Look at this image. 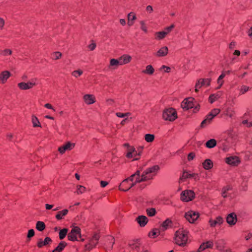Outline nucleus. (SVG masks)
I'll return each mask as SVG.
<instances>
[{"label": "nucleus", "instance_id": "51", "mask_svg": "<svg viewBox=\"0 0 252 252\" xmlns=\"http://www.w3.org/2000/svg\"><path fill=\"white\" fill-rule=\"evenodd\" d=\"M230 189V187L229 186H226L224 187L222 190V196L223 197H226L227 196V191Z\"/></svg>", "mask_w": 252, "mask_h": 252}, {"label": "nucleus", "instance_id": "56", "mask_svg": "<svg viewBox=\"0 0 252 252\" xmlns=\"http://www.w3.org/2000/svg\"><path fill=\"white\" fill-rule=\"evenodd\" d=\"M203 80L204 86L206 87L209 86L210 84L211 79H202Z\"/></svg>", "mask_w": 252, "mask_h": 252}, {"label": "nucleus", "instance_id": "49", "mask_svg": "<svg viewBox=\"0 0 252 252\" xmlns=\"http://www.w3.org/2000/svg\"><path fill=\"white\" fill-rule=\"evenodd\" d=\"M147 214L149 216L153 217L155 215L156 211L154 208L148 209L146 210Z\"/></svg>", "mask_w": 252, "mask_h": 252}, {"label": "nucleus", "instance_id": "29", "mask_svg": "<svg viewBox=\"0 0 252 252\" xmlns=\"http://www.w3.org/2000/svg\"><path fill=\"white\" fill-rule=\"evenodd\" d=\"M154 36L155 39L158 40H162L166 36V33H165L163 31L158 32H155Z\"/></svg>", "mask_w": 252, "mask_h": 252}, {"label": "nucleus", "instance_id": "47", "mask_svg": "<svg viewBox=\"0 0 252 252\" xmlns=\"http://www.w3.org/2000/svg\"><path fill=\"white\" fill-rule=\"evenodd\" d=\"M67 233V229L63 228L60 230L59 232V238L61 240L63 239L65 236L66 235Z\"/></svg>", "mask_w": 252, "mask_h": 252}, {"label": "nucleus", "instance_id": "34", "mask_svg": "<svg viewBox=\"0 0 252 252\" xmlns=\"http://www.w3.org/2000/svg\"><path fill=\"white\" fill-rule=\"evenodd\" d=\"M12 51L11 49L5 48L0 50V55L3 57L10 56L12 55Z\"/></svg>", "mask_w": 252, "mask_h": 252}, {"label": "nucleus", "instance_id": "24", "mask_svg": "<svg viewBox=\"0 0 252 252\" xmlns=\"http://www.w3.org/2000/svg\"><path fill=\"white\" fill-rule=\"evenodd\" d=\"M52 242V240L50 237H46L44 241L41 239L39 240L37 243V246L39 248H42L44 246L49 245Z\"/></svg>", "mask_w": 252, "mask_h": 252}, {"label": "nucleus", "instance_id": "1", "mask_svg": "<svg viewBox=\"0 0 252 252\" xmlns=\"http://www.w3.org/2000/svg\"><path fill=\"white\" fill-rule=\"evenodd\" d=\"M159 168L158 165H154L145 170L140 175V171L137 170L129 178L123 180L120 184L119 189L120 190L126 191L138 183L153 179L156 176Z\"/></svg>", "mask_w": 252, "mask_h": 252}, {"label": "nucleus", "instance_id": "48", "mask_svg": "<svg viewBox=\"0 0 252 252\" xmlns=\"http://www.w3.org/2000/svg\"><path fill=\"white\" fill-rule=\"evenodd\" d=\"M139 23L140 25V28L141 30L143 31L144 32L147 33L148 30L145 22L144 21H140L139 22Z\"/></svg>", "mask_w": 252, "mask_h": 252}, {"label": "nucleus", "instance_id": "53", "mask_svg": "<svg viewBox=\"0 0 252 252\" xmlns=\"http://www.w3.org/2000/svg\"><path fill=\"white\" fill-rule=\"evenodd\" d=\"M5 23V20L2 17H0V31L3 29Z\"/></svg>", "mask_w": 252, "mask_h": 252}, {"label": "nucleus", "instance_id": "33", "mask_svg": "<svg viewBox=\"0 0 252 252\" xmlns=\"http://www.w3.org/2000/svg\"><path fill=\"white\" fill-rule=\"evenodd\" d=\"M36 229L39 231H42L45 229L46 225L44 222L38 221L36 224Z\"/></svg>", "mask_w": 252, "mask_h": 252}, {"label": "nucleus", "instance_id": "55", "mask_svg": "<svg viewBox=\"0 0 252 252\" xmlns=\"http://www.w3.org/2000/svg\"><path fill=\"white\" fill-rule=\"evenodd\" d=\"M88 47L90 51H93L96 47V44L93 42L91 44L88 45Z\"/></svg>", "mask_w": 252, "mask_h": 252}, {"label": "nucleus", "instance_id": "15", "mask_svg": "<svg viewBox=\"0 0 252 252\" xmlns=\"http://www.w3.org/2000/svg\"><path fill=\"white\" fill-rule=\"evenodd\" d=\"M121 65L127 64L131 62L132 57L128 54H124L118 58Z\"/></svg>", "mask_w": 252, "mask_h": 252}, {"label": "nucleus", "instance_id": "59", "mask_svg": "<svg viewBox=\"0 0 252 252\" xmlns=\"http://www.w3.org/2000/svg\"><path fill=\"white\" fill-rule=\"evenodd\" d=\"M146 10L147 12L151 13L153 11V7L151 5H148L146 7Z\"/></svg>", "mask_w": 252, "mask_h": 252}, {"label": "nucleus", "instance_id": "25", "mask_svg": "<svg viewBox=\"0 0 252 252\" xmlns=\"http://www.w3.org/2000/svg\"><path fill=\"white\" fill-rule=\"evenodd\" d=\"M128 22L127 24L129 26H131L134 24V21L136 20V15L133 12H130L127 15Z\"/></svg>", "mask_w": 252, "mask_h": 252}, {"label": "nucleus", "instance_id": "12", "mask_svg": "<svg viewBox=\"0 0 252 252\" xmlns=\"http://www.w3.org/2000/svg\"><path fill=\"white\" fill-rule=\"evenodd\" d=\"M75 147V144L70 142H67L58 148V151L61 154H63L67 151H70Z\"/></svg>", "mask_w": 252, "mask_h": 252}, {"label": "nucleus", "instance_id": "18", "mask_svg": "<svg viewBox=\"0 0 252 252\" xmlns=\"http://www.w3.org/2000/svg\"><path fill=\"white\" fill-rule=\"evenodd\" d=\"M226 221L230 225H233L237 221V215L234 213H232L228 215L226 217Z\"/></svg>", "mask_w": 252, "mask_h": 252}, {"label": "nucleus", "instance_id": "57", "mask_svg": "<svg viewBox=\"0 0 252 252\" xmlns=\"http://www.w3.org/2000/svg\"><path fill=\"white\" fill-rule=\"evenodd\" d=\"M34 235V231L33 229H32L29 230L27 237L28 238H31Z\"/></svg>", "mask_w": 252, "mask_h": 252}, {"label": "nucleus", "instance_id": "23", "mask_svg": "<svg viewBox=\"0 0 252 252\" xmlns=\"http://www.w3.org/2000/svg\"><path fill=\"white\" fill-rule=\"evenodd\" d=\"M225 245V243L224 240L220 239L218 240L215 242V246L216 249L220 251L223 250Z\"/></svg>", "mask_w": 252, "mask_h": 252}, {"label": "nucleus", "instance_id": "44", "mask_svg": "<svg viewBox=\"0 0 252 252\" xmlns=\"http://www.w3.org/2000/svg\"><path fill=\"white\" fill-rule=\"evenodd\" d=\"M220 112V109L215 108L210 112L208 116H211V118L213 119L216 116L219 114Z\"/></svg>", "mask_w": 252, "mask_h": 252}, {"label": "nucleus", "instance_id": "16", "mask_svg": "<svg viewBox=\"0 0 252 252\" xmlns=\"http://www.w3.org/2000/svg\"><path fill=\"white\" fill-rule=\"evenodd\" d=\"M84 102L87 105H91L96 101L95 97L93 94H86L83 97Z\"/></svg>", "mask_w": 252, "mask_h": 252}, {"label": "nucleus", "instance_id": "63", "mask_svg": "<svg viewBox=\"0 0 252 252\" xmlns=\"http://www.w3.org/2000/svg\"><path fill=\"white\" fill-rule=\"evenodd\" d=\"M236 46V43L235 42H231L229 44V48L230 49H234Z\"/></svg>", "mask_w": 252, "mask_h": 252}, {"label": "nucleus", "instance_id": "61", "mask_svg": "<svg viewBox=\"0 0 252 252\" xmlns=\"http://www.w3.org/2000/svg\"><path fill=\"white\" fill-rule=\"evenodd\" d=\"M217 83L219 85V87H218V89H219L221 87V86L223 84V80H220V78H218Z\"/></svg>", "mask_w": 252, "mask_h": 252}, {"label": "nucleus", "instance_id": "20", "mask_svg": "<svg viewBox=\"0 0 252 252\" xmlns=\"http://www.w3.org/2000/svg\"><path fill=\"white\" fill-rule=\"evenodd\" d=\"M135 220L141 227H144L148 221V218L145 216H139L136 218Z\"/></svg>", "mask_w": 252, "mask_h": 252}, {"label": "nucleus", "instance_id": "32", "mask_svg": "<svg viewBox=\"0 0 252 252\" xmlns=\"http://www.w3.org/2000/svg\"><path fill=\"white\" fill-rule=\"evenodd\" d=\"M32 122L34 127H41V124L38 118L34 115L32 116Z\"/></svg>", "mask_w": 252, "mask_h": 252}, {"label": "nucleus", "instance_id": "5", "mask_svg": "<svg viewBox=\"0 0 252 252\" xmlns=\"http://www.w3.org/2000/svg\"><path fill=\"white\" fill-rule=\"evenodd\" d=\"M162 118L165 121H174L177 118V113L175 109L169 108L164 110Z\"/></svg>", "mask_w": 252, "mask_h": 252}, {"label": "nucleus", "instance_id": "45", "mask_svg": "<svg viewBox=\"0 0 252 252\" xmlns=\"http://www.w3.org/2000/svg\"><path fill=\"white\" fill-rule=\"evenodd\" d=\"M86 190V189L85 187L81 185H77L76 186V192L77 194H82L85 192Z\"/></svg>", "mask_w": 252, "mask_h": 252}, {"label": "nucleus", "instance_id": "17", "mask_svg": "<svg viewBox=\"0 0 252 252\" xmlns=\"http://www.w3.org/2000/svg\"><path fill=\"white\" fill-rule=\"evenodd\" d=\"M168 53V48L167 46L161 47L154 55L157 57H163L166 56Z\"/></svg>", "mask_w": 252, "mask_h": 252}, {"label": "nucleus", "instance_id": "43", "mask_svg": "<svg viewBox=\"0 0 252 252\" xmlns=\"http://www.w3.org/2000/svg\"><path fill=\"white\" fill-rule=\"evenodd\" d=\"M216 144H217L216 141L214 139H212L208 140L206 143V146L207 148H212L214 147L216 145Z\"/></svg>", "mask_w": 252, "mask_h": 252}, {"label": "nucleus", "instance_id": "4", "mask_svg": "<svg viewBox=\"0 0 252 252\" xmlns=\"http://www.w3.org/2000/svg\"><path fill=\"white\" fill-rule=\"evenodd\" d=\"M194 98L192 97H189L188 98L184 99V100L181 103V107L186 110H189V109H193V112L196 113L200 109V106L198 104H195L194 102Z\"/></svg>", "mask_w": 252, "mask_h": 252}, {"label": "nucleus", "instance_id": "40", "mask_svg": "<svg viewBox=\"0 0 252 252\" xmlns=\"http://www.w3.org/2000/svg\"><path fill=\"white\" fill-rule=\"evenodd\" d=\"M144 139L148 143H151L155 139V135L152 134H146L144 135Z\"/></svg>", "mask_w": 252, "mask_h": 252}, {"label": "nucleus", "instance_id": "31", "mask_svg": "<svg viewBox=\"0 0 252 252\" xmlns=\"http://www.w3.org/2000/svg\"><path fill=\"white\" fill-rule=\"evenodd\" d=\"M66 245L67 244L65 242H61L52 252H61L66 247Z\"/></svg>", "mask_w": 252, "mask_h": 252}, {"label": "nucleus", "instance_id": "11", "mask_svg": "<svg viewBox=\"0 0 252 252\" xmlns=\"http://www.w3.org/2000/svg\"><path fill=\"white\" fill-rule=\"evenodd\" d=\"M225 161L227 164L231 166H237L240 163L241 160L238 157L230 156L226 158Z\"/></svg>", "mask_w": 252, "mask_h": 252}, {"label": "nucleus", "instance_id": "60", "mask_svg": "<svg viewBox=\"0 0 252 252\" xmlns=\"http://www.w3.org/2000/svg\"><path fill=\"white\" fill-rule=\"evenodd\" d=\"M161 68L164 69V71L166 72H169L171 70V68L170 67L166 66L165 65H162Z\"/></svg>", "mask_w": 252, "mask_h": 252}, {"label": "nucleus", "instance_id": "28", "mask_svg": "<svg viewBox=\"0 0 252 252\" xmlns=\"http://www.w3.org/2000/svg\"><path fill=\"white\" fill-rule=\"evenodd\" d=\"M172 224V221L169 219H167L164 221L160 226V229L162 230H166Z\"/></svg>", "mask_w": 252, "mask_h": 252}, {"label": "nucleus", "instance_id": "19", "mask_svg": "<svg viewBox=\"0 0 252 252\" xmlns=\"http://www.w3.org/2000/svg\"><path fill=\"white\" fill-rule=\"evenodd\" d=\"M223 222V219L221 217H218L215 220H210L209 222L211 227H215L217 225H220Z\"/></svg>", "mask_w": 252, "mask_h": 252}, {"label": "nucleus", "instance_id": "37", "mask_svg": "<svg viewBox=\"0 0 252 252\" xmlns=\"http://www.w3.org/2000/svg\"><path fill=\"white\" fill-rule=\"evenodd\" d=\"M160 234V231L158 229H154L149 233L150 238H155Z\"/></svg>", "mask_w": 252, "mask_h": 252}, {"label": "nucleus", "instance_id": "2", "mask_svg": "<svg viewBox=\"0 0 252 252\" xmlns=\"http://www.w3.org/2000/svg\"><path fill=\"white\" fill-rule=\"evenodd\" d=\"M124 146L126 147L125 154L127 158L132 161L140 159L143 150V147L139 146L135 148L128 143L124 144Z\"/></svg>", "mask_w": 252, "mask_h": 252}, {"label": "nucleus", "instance_id": "52", "mask_svg": "<svg viewBox=\"0 0 252 252\" xmlns=\"http://www.w3.org/2000/svg\"><path fill=\"white\" fill-rule=\"evenodd\" d=\"M116 115L117 117L120 118H124L125 117H127L130 115L129 113H122L121 112H117L116 113Z\"/></svg>", "mask_w": 252, "mask_h": 252}, {"label": "nucleus", "instance_id": "58", "mask_svg": "<svg viewBox=\"0 0 252 252\" xmlns=\"http://www.w3.org/2000/svg\"><path fill=\"white\" fill-rule=\"evenodd\" d=\"M44 107L46 108L51 109V110H53L54 111H56L55 109H54V108L53 107V106H52V105L50 103L45 104L44 105Z\"/></svg>", "mask_w": 252, "mask_h": 252}, {"label": "nucleus", "instance_id": "39", "mask_svg": "<svg viewBox=\"0 0 252 252\" xmlns=\"http://www.w3.org/2000/svg\"><path fill=\"white\" fill-rule=\"evenodd\" d=\"M212 119L211 118V116H207L205 120H204L202 123H201L200 126L201 127H204L209 124H210Z\"/></svg>", "mask_w": 252, "mask_h": 252}, {"label": "nucleus", "instance_id": "10", "mask_svg": "<svg viewBox=\"0 0 252 252\" xmlns=\"http://www.w3.org/2000/svg\"><path fill=\"white\" fill-rule=\"evenodd\" d=\"M99 239V235L98 234H94L90 240L88 244L85 245L86 249L90 251L94 248L97 244Z\"/></svg>", "mask_w": 252, "mask_h": 252}, {"label": "nucleus", "instance_id": "30", "mask_svg": "<svg viewBox=\"0 0 252 252\" xmlns=\"http://www.w3.org/2000/svg\"><path fill=\"white\" fill-rule=\"evenodd\" d=\"M68 212L67 209H64L62 211H59L58 212L56 216V218L58 220H60L63 219V217L66 216Z\"/></svg>", "mask_w": 252, "mask_h": 252}, {"label": "nucleus", "instance_id": "14", "mask_svg": "<svg viewBox=\"0 0 252 252\" xmlns=\"http://www.w3.org/2000/svg\"><path fill=\"white\" fill-rule=\"evenodd\" d=\"M213 241H207L202 243L198 248L197 252H201L207 249H212L213 247Z\"/></svg>", "mask_w": 252, "mask_h": 252}, {"label": "nucleus", "instance_id": "36", "mask_svg": "<svg viewBox=\"0 0 252 252\" xmlns=\"http://www.w3.org/2000/svg\"><path fill=\"white\" fill-rule=\"evenodd\" d=\"M250 90V88L246 85H242L239 89V95H241L245 94Z\"/></svg>", "mask_w": 252, "mask_h": 252}, {"label": "nucleus", "instance_id": "35", "mask_svg": "<svg viewBox=\"0 0 252 252\" xmlns=\"http://www.w3.org/2000/svg\"><path fill=\"white\" fill-rule=\"evenodd\" d=\"M195 176V174H190L188 172H184L182 177L180 178V180L181 182L184 181V180L189 178H192L194 177Z\"/></svg>", "mask_w": 252, "mask_h": 252}, {"label": "nucleus", "instance_id": "62", "mask_svg": "<svg viewBox=\"0 0 252 252\" xmlns=\"http://www.w3.org/2000/svg\"><path fill=\"white\" fill-rule=\"evenodd\" d=\"M108 184V182L104 181H101L100 182V186L102 188L105 187Z\"/></svg>", "mask_w": 252, "mask_h": 252}, {"label": "nucleus", "instance_id": "6", "mask_svg": "<svg viewBox=\"0 0 252 252\" xmlns=\"http://www.w3.org/2000/svg\"><path fill=\"white\" fill-rule=\"evenodd\" d=\"M37 78H33L27 82H21L18 83L17 84V87L20 90H30L37 86Z\"/></svg>", "mask_w": 252, "mask_h": 252}, {"label": "nucleus", "instance_id": "26", "mask_svg": "<svg viewBox=\"0 0 252 252\" xmlns=\"http://www.w3.org/2000/svg\"><path fill=\"white\" fill-rule=\"evenodd\" d=\"M203 167L206 170H209L213 166V162L209 159H207L202 163Z\"/></svg>", "mask_w": 252, "mask_h": 252}, {"label": "nucleus", "instance_id": "38", "mask_svg": "<svg viewBox=\"0 0 252 252\" xmlns=\"http://www.w3.org/2000/svg\"><path fill=\"white\" fill-rule=\"evenodd\" d=\"M225 115L230 118H233L235 114V112L234 109L231 108H227L225 111Z\"/></svg>", "mask_w": 252, "mask_h": 252}, {"label": "nucleus", "instance_id": "8", "mask_svg": "<svg viewBox=\"0 0 252 252\" xmlns=\"http://www.w3.org/2000/svg\"><path fill=\"white\" fill-rule=\"evenodd\" d=\"M199 217V214L197 212L190 210L185 214V218L189 223H194Z\"/></svg>", "mask_w": 252, "mask_h": 252}, {"label": "nucleus", "instance_id": "50", "mask_svg": "<svg viewBox=\"0 0 252 252\" xmlns=\"http://www.w3.org/2000/svg\"><path fill=\"white\" fill-rule=\"evenodd\" d=\"M175 25L172 24L170 26L165 28L163 32L166 33V35L167 36L172 31Z\"/></svg>", "mask_w": 252, "mask_h": 252}, {"label": "nucleus", "instance_id": "3", "mask_svg": "<svg viewBox=\"0 0 252 252\" xmlns=\"http://www.w3.org/2000/svg\"><path fill=\"white\" fill-rule=\"evenodd\" d=\"M188 240V231L183 228L179 229L176 232L175 235V243L180 246L186 245Z\"/></svg>", "mask_w": 252, "mask_h": 252}, {"label": "nucleus", "instance_id": "22", "mask_svg": "<svg viewBox=\"0 0 252 252\" xmlns=\"http://www.w3.org/2000/svg\"><path fill=\"white\" fill-rule=\"evenodd\" d=\"M222 95V92L219 91L216 94H212L209 96V100L211 103L220 98Z\"/></svg>", "mask_w": 252, "mask_h": 252}, {"label": "nucleus", "instance_id": "13", "mask_svg": "<svg viewBox=\"0 0 252 252\" xmlns=\"http://www.w3.org/2000/svg\"><path fill=\"white\" fill-rule=\"evenodd\" d=\"M11 74L8 70H3L0 73V84H4L11 76Z\"/></svg>", "mask_w": 252, "mask_h": 252}, {"label": "nucleus", "instance_id": "21", "mask_svg": "<svg viewBox=\"0 0 252 252\" xmlns=\"http://www.w3.org/2000/svg\"><path fill=\"white\" fill-rule=\"evenodd\" d=\"M119 65H121L118 59H111L110 60V63L108 67L110 69H116Z\"/></svg>", "mask_w": 252, "mask_h": 252}, {"label": "nucleus", "instance_id": "41", "mask_svg": "<svg viewBox=\"0 0 252 252\" xmlns=\"http://www.w3.org/2000/svg\"><path fill=\"white\" fill-rule=\"evenodd\" d=\"M203 80L202 79H199L197 80L195 86V92L198 93L199 89L201 88L202 86H204Z\"/></svg>", "mask_w": 252, "mask_h": 252}, {"label": "nucleus", "instance_id": "27", "mask_svg": "<svg viewBox=\"0 0 252 252\" xmlns=\"http://www.w3.org/2000/svg\"><path fill=\"white\" fill-rule=\"evenodd\" d=\"M155 72V69L152 65H148L146 66L145 69L142 71V73L149 75H152Z\"/></svg>", "mask_w": 252, "mask_h": 252}, {"label": "nucleus", "instance_id": "42", "mask_svg": "<svg viewBox=\"0 0 252 252\" xmlns=\"http://www.w3.org/2000/svg\"><path fill=\"white\" fill-rule=\"evenodd\" d=\"M62 57V54L59 51L53 52L51 55V58L53 60H57L61 59Z\"/></svg>", "mask_w": 252, "mask_h": 252}, {"label": "nucleus", "instance_id": "64", "mask_svg": "<svg viewBox=\"0 0 252 252\" xmlns=\"http://www.w3.org/2000/svg\"><path fill=\"white\" fill-rule=\"evenodd\" d=\"M248 35L252 38V27L249 29L248 31Z\"/></svg>", "mask_w": 252, "mask_h": 252}, {"label": "nucleus", "instance_id": "7", "mask_svg": "<svg viewBox=\"0 0 252 252\" xmlns=\"http://www.w3.org/2000/svg\"><path fill=\"white\" fill-rule=\"evenodd\" d=\"M68 240L72 241H78V238H81V229L78 226H75L68 234Z\"/></svg>", "mask_w": 252, "mask_h": 252}, {"label": "nucleus", "instance_id": "9", "mask_svg": "<svg viewBox=\"0 0 252 252\" xmlns=\"http://www.w3.org/2000/svg\"><path fill=\"white\" fill-rule=\"evenodd\" d=\"M195 197V193L191 190H185L181 194V199L182 201L189 202L192 200Z\"/></svg>", "mask_w": 252, "mask_h": 252}, {"label": "nucleus", "instance_id": "46", "mask_svg": "<svg viewBox=\"0 0 252 252\" xmlns=\"http://www.w3.org/2000/svg\"><path fill=\"white\" fill-rule=\"evenodd\" d=\"M83 71L80 69L74 70L71 72V75L77 78L83 74Z\"/></svg>", "mask_w": 252, "mask_h": 252}, {"label": "nucleus", "instance_id": "54", "mask_svg": "<svg viewBox=\"0 0 252 252\" xmlns=\"http://www.w3.org/2000/svg\"><path fill=\"white\" fill-rule=\"evenodd\" d=\"M195 156V154L194 152L190 153L188 156V160L189 161H190L194 158Z\"/></svg>", "mask_w": 252, "mask_h": 252}]
</instances>
